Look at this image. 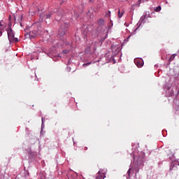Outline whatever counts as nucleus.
Segmentation results:
<instances>
[{
    "instance_id": "1",
    "label": "nucleus",
    "mask_w": 179,
    "mask_h": 179,
    "mask_svg": "<svg viewBox=\"0 0 179 179\" xmlns=\"http://www.w3.org/2000/svg\"><path fill=\"white\" fill-rule=\"evenodd\" d=\"M7 34L10 43H17L19 41L18 38H15V34L12 28H8L7 29Z\"/></svg>"
},
{
    "instance_id": "2",
    "label": "nucleus",
    "mask_w": 179,
    "mask_h": 179,
    "mask_svg": "<svg viewBox=\"0 0 179 179\" xmlns=\"http://www.w3.org/2000/svg\"><path fill=\"white\" fill-rule=\"evenodd\" d=\"M69 27V24L64 22V25H62L61 28L59 29L58 35L63 36L66 34L67 28Z\"/></svg>"
},
{
    "instance_id": "3",
    "label": "nucleus",
    "mask_w": 179,
    "mask_h": 179,
    "mask_svg": "<svg viewBox=\"0 0 179 179\" xmlns=\"http://www.w3.org/2000/svg\"><path fill=\"white\" fill-rule=\"evenodd\" d=\"M51 15L52 13L50 12L41 13L40 15V19H41V22H42L43 20H46L48 19H50Z\"/></svg>"
},
{
    "instance_id": "4",
    "label": "nucleus",
    "mask_w": 179,
    "mask_h": 179,
    "mask_svg": "<svg viewBox=\"0 0 179 179\" xmlns=\"http://www.w3.org/2000/svg\"><path fill=\"white\" fill-rule=\"evenodd\" d=\"M41 33H40L38 31H30L29 32V38H33L34 37H36L37 35H41Z\"/></svg>"
},
{
    "instance_id": "5",
    "label": "nucleus",
    "mask_w": 179,
    "mask_h": 179,
    "mask_svg": "<svg viewBox=\"0 0 179 179\" xmlns=\"http://www.w3.org/2000/svg\"><path fill=\"white\" fill-rule=\"evenodd\" d=\"M135 63H136V65L138 68L142 67V66H143V64H144L143 61L141 60V59L135 61Z\"/></svg>"
},
{
    "instance_id": "6",
    "label": "nucleus",
    "mask_w": 179,
    "mask_h": 179,
    "mask_svg": "<svg viewBox=\"0 0 179 179\" xmlns=\"http://www.w3.org/2000/svg\"><path fill=\"white\" fill-rule=\"evenodd\" d=\"M124 11H121L120 9L118 10V13H117V17L119 18H121L123 15H124Z\"/></svg>"
},
{
    "instance_id": "7",
    "label": "nucleus",
    "mask_w": 179,
    "mask_h": 179,
    "mask_svg": "<svg viewBox=\"0 0 179 179\" xmlns=\"http://www.w3.org/2000/svg\"><path fill=\"white\" fill-rule=\"evenodd\" d=\"M160 10H162V6H158L157 7L155 8V12H160Z\"/></svg>"
},
{
    "instance_id": "8",
    "label": "nucleus",
    "mask_w": 179,
    "mask_h": 179,
    "mask_svg": "<svg viewBox=\"0 0 179 179\" xmlns=\"http://www.w3.org/2000/svg\"><path fill=\"white\" fill-rule=\"evenodd\" d=\"M98 24H99V26H103L104 24V20H99V21H98Z\"/></svg>"
},
{
    "instance_id": "9",
    "label": "nucleus",
    "mask_w": 179,
    "mask_h": 179,
    "mask_svg": "<svg viewBox=\"0 0 179 179\" xmlns=\"http://www.w3.org/2000/svg\"><path fill=\"white\" fill-rule=\"evenodd\" d=\"M176 56V54L172 55L171 56V57L169 58V62H171L174 59V58H175Z\"/></svg>"
},
{
    "instance_id": "10",
    "label": "nucleus",
    "mask_w": 179,
    "mask_h": 179,
    "mask_svg": "<svg viewBox=\"0 0 179 179\" xmlns=\"http://www.w3.org/2000/svg\"><path fill=\"white\" fill-rule=\"evenodd\" d=\"M3 35V31H1V29H0V36H1Z\"/></svg>"
},
{
    "instance_id": "11",
    "label": "nucleus",
    "mask_w": 179,
    "mask_h": 179,
    "mask_svg": "<svg viewBox=\"0 0 179 179\" xmlns=\"http://www.w3.org/2000/svg\"><path fill=\"white\" fill-rule=\"evenodd\" d=\"M63 52H64V54H66V53L69 52V50H64Z\"/></svg>"
},
{
    "instance_id": "12",
    "label": "nucleus",
    "mask_w": 179,
    "mask_h": 179,
    "mask_svg": "<svg viewBox=\"0 0 179 179\" xmlns=\"http://www.w3.org/2000/svg\"><path fill=\"white\" fill-rule=\"evenodd\" d=\"M130 173H131V170L129 169V170L127 171V173L129 174V176L130 175Z\"/></svg>"
},
{
    "instance_id": "13",
    "label": "nucleus",
    "mask_w": 179,
    "mask_h": 179,
    "mask_svg": "<svg viewBox=\"0 0 179 179\" xmlns=\"http://www.w3.org/2000/svg\"><path fill=\"white\" fill-rule=\"evenodd\" d=\"M142 1L143 0H138L139 3H141Z\"/></svg>"
},
{
    "instance_id": "14",
    "label": "nucleus",
    "mask_w": 179,
    "mask_h": 179,
    "mask_svg": "<svg viewBox=\"0 0 179 179\" xmlns=\"http://www.w3.org/2000/svg\"><path fill=\"white\" fill-rule=\"evenodd\" d=\"M0 27H3V25H2V24H1V22H0Z\"/></svg>"
},
{
    "instance_id": "15",
    "label": "nucleus",
    "mask_w": 179,
    "mask_h": 179,
    "mask_svg": "<svg viewBox=\"0 0 179 179\" xmlns=\"http://www.w3.org/2000/svg\"><path fill=\"white\" fill-rule=\"evenodd\" d=\"M146 1H148V0H145ZM145 1V0H143V2H144Z\"/></svg>"
},
{
    "instance_id": "16",
    "label": "nucleus",
    "mask_w": 179,
    "mask_h": 179,
    "mask_svg": "<svg viewBox=\"0 0 179 179\" xmlns=\"http://www.w3.org/2000/svg\"><path fill=\"white\" fill-rule=\"evenodd\" d=\"M85 150H87V148L86 147V148H85Z\"/></svg>"
},
{
    "instance_id": "17",
    "label": "nucleus",
    "mask_w": 179,
    "mask_h": 179,
    "mask_svg": "<svg viewBox=\"0 0 179 179\" xmlns=\"http://www.w3.org/2000/svg\"><path fill=\"white\" fill-rule=\"evenodd\" d=\"M88 64H90V63L86 64L85 65H88Z\"/></svg>"
},
{
    "instance_id": "18",
    "label": "nucleus",
    "mask_w": 179,
    "mask_h": 179,
    "mask_svg": "<svg viewBox=\"0 0 179 179\" xmlns=\"http://www.w3.org/2000/svg\"><path fill=\"white\" fill-rule=\"evenodd\" d=\"M62 14H60V17H62Z\"/></svg>"
},
{
    "instance_id": "19",
    "label": "nucleus",
    "mask_w": 179,
    "mask_h": 179,
    "mask_svg": "<svg viewBox=\"0 0 179 179\" xmlns=\"http://www.w3.org/2000/svg\"><path fill=\"white\" fill-rule=\"evenodd\" d=\"M178 53H179V50H178Z\"/></svg>"
}]
</instances>
